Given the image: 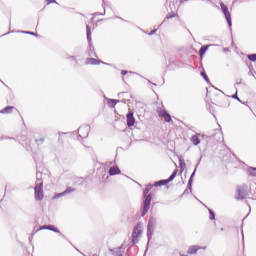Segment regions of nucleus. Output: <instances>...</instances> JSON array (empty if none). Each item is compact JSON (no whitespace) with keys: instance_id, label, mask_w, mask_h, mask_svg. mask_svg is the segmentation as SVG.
I'll list each match as a JSON object with an SVG mask.
<instances>
[{"instance_id":"f257e3e1","label":"nucleus","mask_w":256,"mask_h":256,"mask_svg":"<svg viewBox=\"0 0 256 256\" xmlns=\"http://www.w3.org/2000/svg\"><path fill=\"white\" fill-rule=\"evenodd\" d=\"M143 237V223L139 222L133 229L132 232V243H139V239Z\"/></svg>"},{"instance_id":"f03ea898","label":"nucleus","mask_w":256,"mask_h":256,"mask_svg":"<svg viewBox=\"0 0 256 256\" xmlns=\"http://www.w3.org/2000/svg\"><path fill=\"white\" fill-rule=\"evenodd\" d=\"M34 191L36 201H43V197H45L43 194V182L37 184L34 188Z\"/></svg>"},{"instance_id":"7ed1b4c3","label":"nucleus","mask_w":256,"mask_h":256,"mask_svg":"<svg viewBox=\"0 0 256 256\" xmlns=\"http://www.w3.org/2000/svg\"><path fill=\"white\" fill-rule=\"evenodd\" d=\"M176 177H177V170H175L168 179L155 182L154 187H163V185H167L168 183H171V181H173V179H175Z\"/></svg>"},{"instance_id":"20e7f679","label":"nucleus","mask_w":256,"mask_h":256,"mask_svg":"<svg viewBox=\"0 0 256 256\" xmlns=\"http://www.w3.org/2000/svg\"><path fill=\"white\" fill-rule=\"evenodd\" d=\"M201 249L203 251H205V249H207V247H205V246L201 247L199 245H192L188 248L187 253H188V255H195L197 253V251H201Z\"/></svg>"},{"instance_id":"39448f33","label":"nucleus","mask_w":256,"mask_h":256,"mask_svg":"<svg viewBox=\"0 0 256 256\" xmlns=\"http://www.w3.org/2000/svg\"><path fill=\"white\" fill-rule=\"evenodd\" d=\"M158 116L160 117V119H164L166 123H171L172 121L171 115L165 110L158 111Z\"/></svg>"},{"instance_id":"423d86ee","label":"nucleus","mask_w":256,"mask_h":256,"mask_svg":"<svg viewBox=\"0 0 256 256\" xmlns=\"http://www.w3.org/2000/svg\"><path fill=\"white\" fill-rule=\"evenodd\" d=\"M126 119L128 127H133V125H135V116H133V112H129L126 115Z\"/></svg>"},{"instance_id":"0eeeda50","label":"nucleus","mask_w":256,"mask_h":256,"mask_svg":"<svg viewBox=\"0 0 256 256\" xmlns=\"http://www.w3.org/2000/svg\"><path fill=\"white\" fill-rule=\"evenodd\" d=\"M75 191V188L68 187L64 192H61L59 194H56L53 199H59V197H63L69 193H73Z\"/></svg>"},{"instance_id":"6e6552de","label":"nucleus","mask_w":256,"mask_h":256,"mask_svg":"<svg viewBox=\"0 0 256 256\" xmlns=\"http://www.w3.org/2000/svg\"><path fill=\"white\" fill-rule=\"evenodd\" d=\"M14 110H15V107H13V106H7V107H5L4 109H2V110L0 111V113H2L3 115H9V114L13 113Z\"/></svg>"},{"instance_id":"1a4fd4ad","label":"nucleus","mask_w":256,"mask_h":256,"mask_svg":"<svg viewBox=\"0 0 256 256\" xmlns=\"http://www.w3.org/2000/svg\"><path fill=\"white\" fill-rule=\"evenodd\" d=\"M101 60H97L95 58H87L86 59V65H100Z\"/></svg>"},{"instance_id":"9d476101","label":"nucleus","mask_w":256,"mask_h":256,"mask_svg":"<svg viewBox=\"0 0 256 256\" xmlns=\"http://www.w3.org/2000/svg\"><path fill=\"white\" fill-rule=\"evenodd\" d=\"M121 170L119 169V167H112L109 169V175L113 176V175H120Z\"/></svg>"},{"instance_id":"9b49d317","label":"nucleus","mask_w":256,"mask_h":256,"mask_svg":"<svg viewBox=\"0 0 256 256\" xmlns=\"http://www.w3.org/2000/svg\"><path fill=\"white\" fill-rule=\"evenodd\" d=\"M237 193V199H245V197L247 196V192H245V189L243 188L238 189Z\"/></svg>"},{"instance_id":"f8f14e48","label":"nucleus","mask_w":256,"mask_h":256,"mask_svg":"<svg viewBox=\"0 0 256 256\" xmlns=\"http://www.w3.org/2000/svg\"><path fill=\"white\" fill-rule=\"evenodd\" d=\"M86 35H87V40L89 43H91L92 38H91V26L87 25L86 26Z\"/></svg>"},{"instance_id":"ddd939ff","label":"nucleus","mask_w":256,"mask_h":256,"mask_svg":"<svg viewBox=\"0 0 256 256\" xmlns=\"http://www.w3.org/2000/svg\"><path fill=\"white\" fill-rule=\"evenodd\" d=\"M191 142L193 143V145H199V143H201V140L199 139L198 135H194L191 137Z\"/></svg>"},{"instance_id":"4468645a","label":"nucleus","mask_w":256,"mask_h":256,"mask_svg":"<svg viewBox=\"0 0 256 256\" xmlns=\"http://www.w3.org/2000/svg\"><path fill=\"white\" fill-rule=\"evenodd\" d=\"M209 49V46H202L199 50V54L200 57L202 59V57L205 55V53H207V50Z\"/></svg>"},{"instance_id":"2eb2a0df","label":"nucleus","mask_w":256,"mask_h":256,"mask_svg":"<svg viewBox=\"0 0 256 256\" xmlns=\"http://www.w3.org/2000/svg\"><path fill=\"white\" fill-rule=\"evenodd\" d=\"M150 207H151V204H144L143 211H142V216L143 217H144V215H147V213H149Z\"/></svg>"},{"instance_id":"dca6fc26","label":"nucleus","mask_w":256,"mask_h":256,"mask_svg":"<svg viewBox=\"0 0 256 256\" xmlns=\"http://www.w3.org/2000/svg\"><path fill=\"white\" fill-rule=\"evenodd\" d=\"M224 15L226 17V21H227L228 25L231 26V13H229V11H227V12H224Z\"/></svg>"},{"instance_id":"f3484780","label":"nucleus","mask_w":256,"mask_h":256,"mask_svg":"<svg viewBox=\"0 0 256 256\" xmlns=\"http://www.w3.org/2000/svg\"><path fill=\"white\" fill-rule=\"evenodd\" d=\"M35 142L37 145H43L45 143V137L41 136L40 138H37Z\"/></svg>"},{"instance_id":"a211bd4d","label":"nucleus","mask_w":256,"mask_h":256,"mask_svg":"<svg viewBox=\"0 0 256 256\" xmlns=\"http://www.w3.org/2000/svg\"><path fill=\"white\" fill-rule=\"evenodd\" d=\"M47 230L48 231H54V233H59V230L54 225H48Z\"/></svg>"},{"instance_id":"6ab92c4d","label":"nucleus","mask_w":256,"mask_h":256,"mask_svg":"<svg viewBox=\"0 0 256 256\" xmlns=\"http://www.w3.org/2000/svg\"><path fill=\"white\" fill-rule=\"evenodd\" d=\"M220 7L223 13H227V11H229V8H227V6L223 2L220 4Z\"/></svg>"},{"instance_id":"aec40b11","label":"nucleus","mask_w":256,"mask_h":256,"mask_svg":"<svg viewBox=\"0 0 256 256\" xmlns=\"http://www.w3.org/2000/svg\"><path fill=\"white\" fill-rule=\"evenodd\" d=\"M144 204L151 205V195H147Z\"/></svg>"},{"instance_id":"412c9836","label":"nucleus","mask_w":256,"mask_h":256,"mask_svg":"<svg viewBox=\"0 0 256 256\" xmlns=\"http://www.w3.org/2000/svg\"><path fill=\"white\" fill-rule=\"evenodd\" d=\"M249 173L252 175V177H256V168H250Z\"/></svg>"},{"instance_id":"4be33fe9","label":"nucleus","mask_w":256,"mask_h":256,"mask_svg":"<svg viewBox=\"0 0 256 256\" xmlns=\"http://www.w3.org/2000/svg\"><path fill=\"white\" fill-rule=\"evenodd\" d=\"M248 59H249L250 61H256V54L248 55Z\"/></svg>"},{"instance_id":"5701e85b","label":"nucleus","mask_w":256,"mask_h":256,"mask_svg":"<svg viewBox=\"0 0 256 256\" xmlns=\"http://www.w3.org/2000/svg\"><path fill=\"white\" fill-rule=\"evenodd\" d=\"M209 213H210L209 219H210L211 221H213V220L215 219V213L212 212V210H209Z\"/></svg>"},{"instance_id":"b1692460","label":"nucleus","mask_w":256,"mask_h":256,"mask_svg":"<svg viewBox=\"0 0 256 256\" xmlns=\"http://www.w3.org/2000/svg\"><path fill=\"white\" fill-rule=\"evenodd\" d=\"M193 175H195V173H193L189 179V182H188V186L191 187L192 183H193Z\"/></svg>"},{"instance_id":"393cba45","label":"nucleus","mask_w":256,"mask_h":256,"mask_svg":"<svg viewBox=\"0 0 256 256\" xmlns=\"http://www.w3.org/2000/svg\"><path fill=\"white\" fill-rule=\"evenodd\" d=\"M180 169L183 171L185 169V162H180Z\"/></svg>"},{"instance_id":"a878e982","label":"nucleus","mask_w":256,"mask_h":256,"mask_svg":"<svg viewBox=\"0 0 256 256\" xmlns=\"http://www.w3.org/2000/svg\"><path fill=\"white\" fill-rule=\"evenodd\" d=\"M173 17H175V14H168L167 16H166V19H173Z\"/></svg>"},{"instance_id":"bb28decb","label":"nucleus","mask_w":256,"mask_h":256,"mask_svg":"<svg viewBox=\"0 0 256 256\" xmlns=\"http://www.w3.org/2000/svg\"><path fill=\"white\" fill-rule=\"evenodd\" d=\"M47 5H50V3H55V0H46Z\"/></svg>"},{"instance_id":"cd10ccee","label":"nucleus","mask_w":256,"mask_h":256,"mask_svg":"<svg viewBox=\"0 0 256 256\" xmlns=\"http://www.w3.org/2000/svg\"><path fill=\"white\" fill-rule=\"evenodd\" d=\"M129 72L127 70H122L121 75H127Z\"/></svg>"},{"instance_id":"c85d7f7f","label":"nucleus","mask_w":256,"mask_h":256,"mask_svg":"<svg viewBox=\"0 0 256 256\" xmlns=\"http://www.w3.org/2000/svg\"><path fill=\"white\" fill-rule=\"evenodd\" d=\"M201 75L204 79H207V74H205V72H202Z\"/></svg>"},{"instance_id":"c756f323","label":"nucleus","mask_w":256,"mask_h":256,"mask_svg":"<svg viewBox=\"0 0 256 256\" xmlns=\"http://www.w3.org/2000/svg\"><path fill=\"white\" fill-rule=\"evenodd\" d=\"M45 229H47V226H41L40 229H39V231H43V230H45Z\"/></svg>"},{"instance_id":"7c9ffc66","label":"nucleus","mask_w":256,"mask_h":256,"mask_svg":"<svg viewBox=\"0 0 256 256\" xmlns=\"http://www.w3.org/2000/svg\"><path fill=\"white\" fill-rule=\"evenodd\" d=\"M149 193V188H146L145 190H144V195H147Z\"/></svg>"},{"instance_id":"2f4dec72","label":"nucleus","mask_w":256,"mask_h":256,"mask_svg":"<svg viewBox=\"0 0 256 256\" xmlns=\"http://www.w3.org/2000/svg\"><path fill=\"white\" fill-rule=\"evenodd\" d=\"M234 99H237L239 101V97H237V94L233 96Z\"/></svg>"},{"instance_id":"473e14b6","label":"nucleus","mask_w":256,"mask_h":256,"mask_svg":"<svg viewBox=\"0 0 256 256\" xmlns=\"http://www.w3.org/2000/svg\"><path fill=\"white\" fill-rule=\"evenodd\" d=\"M155 31H156V30H153V31L150 33V35H153V34L155 33Z\"/></svg>"}]
</instances>
